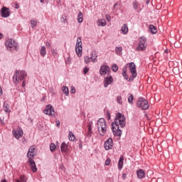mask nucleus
Segmentation results:
<instances>
[{"mask_svg": "<svg viewBox=\"0 0 182 182\" xmlns=\"http://www.w3.org/2000/svg\"><path fill=\"white\" fill-rule=\"evenodd\" d=\"M126 125L125 117L121 113L116 114L114 122L112 123V131L114 136H120L122 135V131L119 129L124 127Z\"/></svg>", "mask_w": 182, "mask_h": 182, "instance_id": "obj_1", "label": "nucleus"}, {"mask_svg": "<svg viewBox=\"0 0 182 182\" xmlns=\"http://www.w3.org/2000/svg\"><path fill=\"white\" fill-rule=\"evenodd\" d=\"M97 127L98 128V132L101 136H104L107 131V122L105 119L100 118L97 122Z\"/></svg>", "mask_w": 182, "mask_h": 182, "instance_id": "obj_2", "label": "nucleus"}, {"mask_svg": "<svg viewBox=\"0 0 182 182\" xmlns=\"http://www.w3.org/2000/svg\"><path fill=\"white\" fill-rule=\"evenodd\" d=\"M26 77L27 73L25 71L16 70L13 77L14 82L15 83L19 82L21 81L24 80V79H26Z\"/></svg>", "mask_w": 182, "mask_h": 182, "instance_id": "obj_3", "label": "nucleus"}, {"mask_svg": "<svg viewBox=\"0 0 182 182\" xmlns=\"http://www.w3.org/2000/svg\"><path fill=\"white\" fill-rule=\"evenodd\" d=\"M136 107L143 110L148 109L149 107L148 101L142 97L139 98L136 102Z\"/></svg>", "mask_w": 182, "mask_h": 182, "instance_id": "obj_4", "label": "nucleus"}, {"mask_svg": "<svg viewBox=\"0 0 182 182\" xmlns=\"http://www.w3.org/2000/svg\"><path fill=\"white\" fill-rule=\"evenodd\" d=\"M139 45L136 48V50L137 51H144L146 50V47H147V44H146V39L145 37H140L139 38Z\"/></svg>", "mask_w": 182, "mask_h": 182, "instance_id": "obj_5", "label": "nucleus"}, {"mask_svg": "<svg viewBox=\"0 0 182 182\" xmlns=\"http://www.w3.org/2000/svg\"><path fill=\"white\" fill-rule=\"evenodd\" d=\"M75 53H77V55H78V57L82 56V43L81 37H78V38H77V44H75Z\"/></svg>", "mask_w": 182, "mask_h": 182, "instance_id": "obj_6", "label": "nucleus"}, {"mask_svg": "<svg viewBox=\"0 0 182 182\" xmlns=\"http://www.w3.org/2000/svg\"><path fill=\"white\" fill-rule=\"evenodd\" d=\"M6 46L9 50H14L17 48V43L11 38H9L6 43Z\"/></svg>", "mask_w": 182, "mask_h": 182, "instance_id": "obj_7", "label": "nucleus"}, {"mask_svg": "<svg viewBox=\"0 0 182 182\" xmlns=\"http://www.w3.org/2000/svg\"><path fill=\"white\" fill-rule=\"evenodd\" d=\"M127 65H129V73L132 75V79L130 80H132L134 77H136L137 76L136 65L134 63H129V64H127Z\"/></svg>", "mask_w": 182, "mask_h": 182, "instance_id": "obj_8", "label": "nucleus"}, {"mask_svg": "<svg viewBox=\"0 0 182 182\" xmlns=\"http://www.w3.org/2000/svg\"><path fill=\"white\" fill-rule=\"evenodd\" d=\"M114 146L113 140L112 138H109L107 140L105 141L104 148L106 151H109L112 149Z\"/></svg>", "mask_w": 182, "mask_h": 182, "instance_id": "obj_9", "label": "nucleus"}, {"mask_svg": "<svg viewBox=\"0 0 182 182\" xmlns=\"http://www.w3.org/2000/svg\"><path fill=\"white\" fill-rule=\"evenodd\" d=\"M110 68L108 65H101L100 69V75H106L107 74H109Z\"/></svg>", "mask_w": 182, "mask_h": 182, "instance_id": "obj_10", "label": "nucleus"}, {"mask_svg": "<svg viewBox=\"0 0 182 182\" xmlns=\"http://www.w3.org/2000/svg\"><path fill=\"white\" fill-rule=\"evenodd\" d=\"M43 112L48 116H53L55 113V110L51 105H48L46 107V109H44Z\"/></svg>", "mask_w": 182, "mask_h": 182, "instance_id": "obj_11", "label": "nucleus"}, {"mask_svg": "<svg viewBox=\"0 0 182 182\" xmlns=\"http://www.w3.org/2000/svg\"><path fill=\"white\" fill-rule=\"evenodd\" d=\"M13 134L17 139H18L23 136V132L21 129L18 128V129L13 131Z\"/></svg>", "mask_w": 182, "mask_h": 182, "instance_id": "obj_12", "label": "nucleus"}, {"mask_svg": "<svg viewBox=\"0 0 182 182\" xmlns=\"http://www.w3.org/2000/svg\"><path fill=\"white\" fill-rule=\"evenodd\" d=\"M1 16L4 18H7L10 16V13H9V9H7V7H3L1 9Z\"/></svg>", "mask_w": 182, "mask_h": 182, "instance_id": "obj_13", "label": "nucleus"}, {"mask_svg": "<svg viewBox=\"0 0 182 182\" xmlns=\"http://www.w3.org/2000/svg\"><path fill=\"white\" fill-rule=\"evenodd\" d=\"M35 150H36V148H35L34 146H31V147L29 149L28 152V154H27V156H28V158L29 159V160H30V159H33L32 158H33V157L34 156V155H35V153H34Z\"/></svg>", "mask_w": 182, "mask_h": 182, "instance_id": "obj_14", "label": "nucleus"}, {"mask_svg": "<svg viewBox=\"0 0 182 182\" xmlns=\"http://www.w3.org/2000/svg\"><path fill=\"white\" fill-rule=\"evenodd\" d=\"M113 82V78L112 77H106L104 80V87L107 88L108 85Z\"/></svg>", "mask_w": 182, "mask_h": 182, "instance_id": "obj_15", "label": "nucleus"}, {"mask_svg": "<svg viewBox=\"0 0 182 182\" xmlns=\"http://www.w3.org/2000/svg\"><path fill=\"white\" fill-rule=\"evenodd\" d=\"M136 176L139 179H142L146 177V173L142 169H139L136 171Z\"/></svg>", "mask_w": 182, "mask_h": 182, "instance_id": "obj_16", "label": "nucleus"}, {"mask_svg": "<svg viewBox=\"0 0 182 182\" xmlns=\"http://www.w3.org/2000/svg\"><path fill=\"white\" fill-rule=\"evenodd\" d=\"M28 163L30 164V168H31V171H33V172L34 173L36 172L38 169L36 168V165L33 159H29Z\"/></svg>", "mask_w": 182, "mask_h": 182, "instance_id": "obj_17", "label": "nucleus"}, {"mask_svg": "<svg viewBox=\"0 0 182 182\" xmlns=\"http://www.w3.org/2000/svg\"><path fill=\"white\" fill-rule=\"evenodd\" d=\"M61 152L67 154L68 151V146L65 142H63L61 144Z\"/></svg>", "mask_w": 182, "mask_h": 182, "instance_id": "obj_18", "label": "nucleus"}, {"mask_svg": "<svg viewBox=\"0 0 182 182\" xmlns=\"http://www.w3.org/2000/svg\"><path fill=\"white\" fill-rule=\"evenodd\" d=\"M90 58L92 60V63H97V55L96 54V51H92L91 53Z\"/></svg>", "mask_w": 182, "mask_h": 182, "instance_id": "obj_19", "label": "nucleus"}, {"mask_svg": "<svg viewBox=\"0 0 182 182\" xmlns=\"http://www.w3.org/2000/svg\"><path fill=\"white\" fill-rule=\"evenodd\" d=\"M124 166V158L120 157L118 161V169L119 171H121Z\"/></svg>", "mask_w": 182, "mask_h": 182, "instance_id": "obj_20", "label": "nucleus"}, {"mask_svg": "<svg viewBox=\"0 0 182 182\" xmlns=\"http://www.w3.org/2000/svg\"><path fill=\"white\" fill-rule=\"evenodd\" d=\"M97 23L98 24V26H102V27L107 25L106 20H105V18H101L98 20Z\"/></svg>", "mask_w": 182, "mask_h": 182, "instance_id": "obj_21", "label": "nucleus"}, {"mask_svg": "<svg viewBox=\"0 0 182 182\" xmlns=\"http://www.w3.org/2000/svg\"><path fill=\"white\" fill-rule=\"evenodd\" d=\"M121 31L123 34H127L129 31L127 24H123L122 27H121Z\"/></svg>", "mask_w": 182, "mask_h": 182, "instance_id": "obj_22", "label": "nucleus"}, {"mask_svg": "<svg viewBox=\"0 0 182 182\" xmlns=\"http://www.w3.org/2000/svg\"><path fill=\"white\" fill-rule=\"evenodd\" d=\"M149 31L151 32V33L155 34V33H157V28L153 24H150V26H149Z\"/></svg>", "mask_w": 182, "mask_h": 182, "instance_id": "obj_23", "label": "nucleus"}, {"mask_svg": "<svg viewBox=\"0 0 182 182\" xmlns=\"http://www.w3.org/2000/svg\"><path fill=\"white\" fill-rule=\"evenodd\" d=\"M115 53L117 55H122V47H116Z\"/></svg>", "mask_w": 182, "mask_h": 182, "instance_id": "obj_24", "label": "nucleus"}, {"mask_svg": "<svg viewBox=\"0 0 182 182\" xmlns=\"http://www.w3.org/2000/svg\"><path fill=\"white\" fill-rule=\"evenodd\" d=\"M78 20V23H81L83 21V14L82 11L78 13V17L77 18Z\"/></svg>", "mask_w": 182, "mask_h": 182, "instance_id": "obj_25", "label": "nucleus"}, {"mask_svg": "<svg viewBox=\"0 0 182 182\" xmlns=\"http://www.w3.org/2000/svg\"><path fill=\"white\" fill-rule=\"evenodd\" d=\"M68 139L71 141H74L75 139V136L72 132H68Z\"/></svg>", "mask_w": 182, "mask_h": 182, "instance_id": "obj_26", "label": "nucleus"}, {"mask_svg": "<svg viewBox=\"0 0 182 182\" xmlns=\"http://www.w3.org/2000/svg\"><path fill=\"white\" fill-rule=\"evenodd\" d=\"M127 67H123L122 76L124 77L125 80L129 79L128 76L127 75Z\"/></svg>", "mask_w": 182, "mask_h": 182, "instance_id": "obj_27", "label": "nucleus"}, {"mask_svg": "<svg viewBox=\"0 0 182 182\" xmlns=\"http://www.w3.org/2000/svg\"><path fill=\"white\" fill-rule=\"evenodd\" d=\"M40 55H41V56H43V57H44L46 55V47H44V46L41 47V50H40Z\"/></svg>", "mask_w": 182, "mask_h": 182, "instance_id": "obj_28", "label": "nucleus"}, {"mask_svg": "<svg viewBox=\"0 0 182 182\" xmlns=\"http://www.w3.org/2000/svg\"><path fill=\"white\" fill-rule=\"evenodd\" d=\"M63 92L64 93V95H65V96H68L69 95V89L68 87H63Z\"/></svg>", "mask_w": 182, "mask_h": 182, "instance_id": "obj_29", "label": "nucleus"}, {"mask_svg": "<svg viewBox=\"0 0 182 182\" xmlns=\"http://www.w3.org/2000/svg\"><path fill=\"white\" fill-rule=\"evenodd\" d=\"M92 61V58L90 57H88V55H86L85 57H84V62H85V63L88 64Z\"/></svg>", "mask_w": 182, "mask_h": 182, "instance_id": "obj_30", "label": "nucleus"}, {"mask_svg": "<svg viewBox=\"0 0 182 182\" xmlns=\"http://www.w3.org/2000/svg\"><path fill=\"white\" fill-rule=\"evenodd\" d=\"M37 21L36 20H30V24L31 25V28H35L37 25Z\"/></svg>", "mask_w": 182, "mask_h": 182, "instance_id": "obj_31", "label": "nucleus"}, {"mask_svg": "<svg viewBox=\"0 0 182 182\" xmlns=\"http://www.w3.org/2000/svg\"><path fill=\"white\" fill-rule=\"evenodd\" d=\"M4 108L6 112H9L10 110V106L6 102L4 103Z\"/></svg>", "mask_w": 182, "mask_h": 182, "instance_id": "obj_32", "label": "nucleus"}, {"mask_svg": "<svg viewBox=\"0 0 182 182\" xmlns=\"http://www.w3.org/2000/svg\"><path fill=\"white\" fill-rule=\"evenodd\" d=\"M138 2L136 1H133L132 3V6H133V9L136 11L138 9Z\"/></svg>", "mask_w": 182, "mask_h": 182, "instance_id": "obj_33", "label": "nucleus"}, {"mask_svg": "<svg viewBox=\"0 0 182 182\" xmlns=\"http://www.w3.org/2000/svg\"><path fill=\"white\" fill-rule=\"evenodd\" d=\"M118 65H117V64H113V65H112V70L114 73L118 71Z\"/></svg>", "mask_w": 182, "mask_h": 182, "instance_id": "obj_34", "label": "nucleus"}, {"mask_svg": "<svg viewBox=\"0 0 182 182\" xmlns=\"http://www.w3.org/2000/svg\"><path fill=\"white\" fill-rule=\"evenodd\" d=\"M133 100H134V97L132 95H130L129 97H128V102L131 105H133Z\"/></svg>", "mask_w": 182, "mask_h": 182, "instance_id": "obj_35", "label": "nucleus"}, {"mask_svg": "<svg viewBox=\"0 0 182 182\" xmlns=\"http://www.w3.org/2000/svg\"><path fill=\"white\" fill-rule=\"evenodd\" d=\"M55 149L56 146L54 144H50V151H51V152H53Z\"/></svg>", "mask_w": 182, "mask_h": 182, "instance_id": "obj_36", "label": "nucleus"}, {"mask_svg": "<svg viewBox=\"0 0 182 182\" xmlns=\"http://www.w3.org/2000/svg\"><path fill=\"white\" fill-rule=\"evenodd\" d=\"M19 181L21 182H26L27 181V178L25 176H21Z\"/></svg>", "mask_w": 182, "mask_h": 182, "instance_id": "obj_37", "label": "nucleus"}, {"mask_svg": "<svg viewBox=\"0 0 182 182\" xmlns=\"http://www.w3.org/2000/svg\"><path fill=\"white\" fill-rule=\"evenodd\" d=\"M117 103H119V105H122V97H121V96L117 97Z\"/></svg>", "mask_w": 182, "mask_h": 182, "instance_id": "obj_38", "label": "nucleus"}, {"mask_svg": "<svg viewBox=\"0 0 182 182\" xmlns=\"http://www.w3.org/2000/svg\"><path fill=\"white\" fill-rule=\"evenodd\" d=\"M51 53H53V56L56 57L58 55L57 50H51Z\"/></svg>", "mask_w": 182, "mask_h": 182, "instance_id": "obj_39", "label": "nucleus"}, {"mask_svg": "<svg viewBox=\"0 0 182 182\" xmlns=\"http://www.w3.org/2000/svg\"><path fill=\"white\" fill-rule=\"evenodd\" d=\"M110 163H111V160L109 159H107L105 161V165H106V166H109Z\"/></svg>", "mask_w": 182, "mask_h": 182, "instance_id": "obj_40", "label": "nucleus"}, {"mask_svg": "<svg viewBox=\"0 0 182 182\" xmlns=\"http://www.w3.org/2000/svg\"><path fill=\"white\" fill-rule=\"evenodd\" d=\"M105 18H106V20H107L108 22H109V21H111V17H110V16H109V14H107V15L105 16Z\"/></svg>", "mask_w": 182, "mask_h": 182, "instance_id": "obj_41", "label": "nucleus"}, {"mask_svg": "<svg viewBox=\"0 0 182 182\" xmlns=\"http://www.w3.org/2000/svg\"><path fill=\"white\" fill-rule=\"evenodd\" d=\"M88 72H89V69L87 68V67H85L84 68V75H86Z\"/></svg>", "mask_w": 182, "mask_h": 182, "instance_id": "obj_42", "label": "nucleus"}, {"mask_svg": "<svg viewBox=\"0 0 182 182\" xmlns=\"http://www.w3.org/2000/svg\"><path fill=\"white\" fill-rule=\"evenodd\" d=\"M76 92V90L74 87H71V91L70 92L73 93V94H75Z\"/></svg>", "mask_w": 182, "mask_h": 182, "instance_id": "obj_43", "label": "nucleus"}, {"mask_svg": "<svg viewBox=\"0 0 182 182\" xmlns=\"http://www.w3.org/2000/svg\"><path fill=\"white\" fill-rule=\"evenodd\" d=\"M51 46L50 43H49V41H47V43H46V46L50 48Z\"/></svg>", "mask_w": 182, "mask_h": 182, "instance_id": "obj_44", "label": "nucleus"}, {"mask_svg": "<svg viewBox=\"0 0 182 182\" xmlns=\"http://www.w3.org/2000/svg\"><path fill=\"white\" fill-rule=\"evenodd\" d=\"M92 127L91 124H88V131H92Z\"/></svg>", "mask_w": 182, "mask_h": 182, "instance_id": "obj_45", "label": "nucleus"}, {"mask_svg": "<svg viewBox=\"0 0 182 182\" xmlns=\"http://www.w3.org/2000/svg\"><path fill=\"white\" fill-rule=\"evenodd\" d=\"M107 119L109 120L111 119L110 114H107Z\"/></svg>", "mask_w": 182, "mask_h": 182, "instance_id": "obj_46", "label": "nucleus"}, {"mask_svg": "<svg viewBox=\"0 0 182 182\" xmlns=\"http://www.w3.org/2000/svg\"><path fill=\"white\" fill-rule=\"evenodd\" d=\"M127 176V174H125V173H123V174H122V178H123V179H124V180H125V179H126Z\"/></svg>", "mask_w": 182, "mask_h": 182, "instance_id": "obj_47", "label": "nucleus"}, {"mask_svg": "<svg viewBox=\"0 0 182 182\" xmlns=\"http://www.w3.org/2000/svg\"><path fill=\"white\" fill-rule=\"evenodd\" d=\"M3 95V90L0 85V96Z\"/></svg>", "mask_w": 182, "mask_h": 182, "instance_id": "obj_48", "label": "nucleus"}, {"mask_svg": "<svg viewBox=\"0 0 182 182\" xmlns=\"http://www.w3.org/2000/svg\"><path fill=\"white\" fill-rule=\"evenodd\" d=\"M26 81L23 80V85H22L23 87H26Z\"/></svg>", "mask_w": 182, "mask_h": 182, "instance_id": "obj_49", "label": "nucleus"}, {"mask_svg": "<svg viewBox=\"0 0 182 182\" xmlns=\"http://www.w3.org/2000/svg\"><path fill=\"white\" fill-rule=\"evenodd\" d=\"M92 134V131H88V136H91Z\"/></svg>", "mask_w": 182, "mask_h": 182, "instance_id": "obj_50", "label": "nucleus"}, {"mask_svg": "<svg viewBox=\"0 0 182 182\" xmlns=\"http://www.w3.org/2000/svg\"><path fill=\"white\" fill-rule=\"evenodd\" d=\"M16 9H19V6H18V4H17V3H16Z\"/></svg>", "mask_w": 182, "mask_h": 182, "instance_id": "obj_51", "label": "nucleus"}, {"mask_svg": "<svg viewBox=\"0 0 182 182\" xmlns=\"http://www.w3.org/2000/svg\"><path fill=\"white\" fill-rule=\"evenodd\" d=\"M4 38V35L0 33V39H2Z\"/></svg>", "mask_w": 182, "mask_h": 182, "instance_id": "obj_52", "label": "nucleus"}, {"mask_svg": "<svg viewBox=\"0 0 182 182\" xmlns=\"http://www.w3.org/2000/svg\"><path fill=\"white\" fill-rule=\"evenodd\" d=\"M60 122H57V127H58L60 125Z\"/></svg>", "mask_w": 182, "mask_h": 182, "instance_id": "obj_53", "label": "nucleus"}, {"mask_svg": "<svg viewBox=\"0 0 182 182\" xmlns=\"http://www.w3.org/2000/svg\"><path fill=\"white\" fill-rule=\"evenodd\" d=\"M1 182H8L6 179L1 181Z\"/></svg>", "mask_w": 182, "mask_h": 182, "instance_id": "obj_54", "label": "nucleus"}, {"mask_svg": "<svg viewBox=\"0 0 182 182\" xmlns=\"http://www.w3.org/2000/svg\"><path fill=\"white\" fill-rule=\"evenodd\" d=\"M40 2L43 4L44 2V0H40Z\"/></svg>", "mask_w": 182, "mask_h": 182, "instance_id": "obj_55", "label": "nucleus"}, {"mask_svg": "<svg viewBox=\"0 0 182 182\" xmlns=\"http://www.w3.org/2000/svg\"><path fill=\"white\" fill-rule=\"evenodd\" d=\"M16 182H21L20 180H16Z\"/></svg>", "mask_w": 182, "mask_h": 182, "instance_id": "obj_56", "label": "nucleus"}, {"mask_svg": "<svg viewBox=\"0 0 182 182\" xmlns=\"http://www.w3.org/2000/svg\"><path fill=\"white\" fill-rule=\"evenodd\" d=\"M146 4H149V1H146Z\"/></svg>", "mask_w": 182, "mask_h": 182, "instance_id": "obj_57", "label": "nucleus"}]
</instances>
